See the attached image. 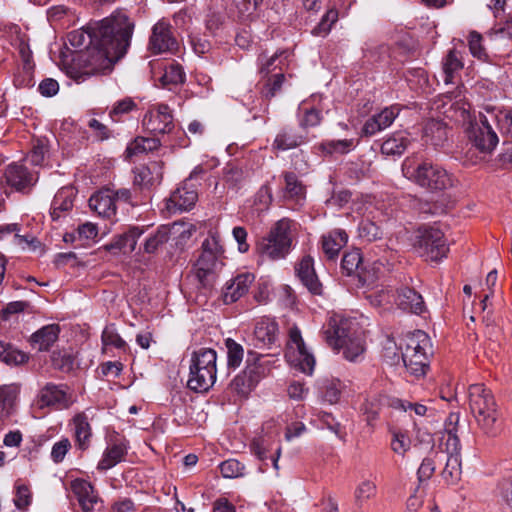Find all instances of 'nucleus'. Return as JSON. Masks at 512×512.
Segmentation results:
<instances>
[{
	"label": "nucleus",
	"mask_w": 512,
	"mask_h": 512,
	"mask_svg": "<svg viewBox=\"0 0 512 512\" xmlns=\"http://www.w3.org/2000/svg\"><path fill=\"white\" fill-rule=\"evenodd\" d=\"M134 22L122 12L102 21L77 29L67 35L69 44L78 50L86 48L83 61L91 73H102L112 69L127 53L134 32Z\"/></svg>",
	"instance_id": "f257e3e1"
},
{
	"label": "nucleus",
	"mask_w": 512,
	"mask_h": 512,
	"mask_svg": "<svg viewBox=\"0 0 512 512\" xmlns=\"http://www.w3.org/2000/svg\"><path fill=\"white\" fill-rule=\"evenodd\" d=\"M322 333L326 343L333 349L342 348L349 361H356L365 351L362 332L354 319L334 314Z\"/></svg>",
	"instance_id": "f03ea898"
},
{
	"label": "nucleus",
	"mask_w": 512,
	"mask_h": 512,
	"mask_svg": "<svg viewBox=\"0 0 512 512\" xmlns=\"http://www.w3.org/2000/svg\"><path fill=\"white\" fill-rule=\"evenodd\" d=\"M224 248L217 232L210 231L201 245V253L194 264V274L202 287H210L223 266Z\"/></svg>",
	"instance_id": "7ed1b4c3"
},
{
	"label": "nucleus",
	"mask_w": 512,
	"mask_h": 512,
	"mask_svg": "<svg viewBox=\"0 0 512 512\" xmlns=\"http://www.w3.org/2000/svg\"><path fill=\"white\" fill-rule=\"evenodd\" d=\"M217 354L214 349L200 348L191 355L187 386L195 392H207L216 382Z\"/></svg>",
	"instance_id": "20e7f679"
},
{
	"label": "nucleus",
	"mask_w": 512,
	"mask_h": 512,
	"mask_svg": "<svg viewBox=\"0 0 512 512\" xmlns=\"http://www.w3.org/2000/svg\"><path fill=\"white\" fill-rule=\"evenodd\" d=\"M469 408L479 427L488 435L496 432L498 410L492 391L483 384H472L468 388Z\"/></svg>",
	"instance_id": "39448f33"
},
{
	"label": "nucleus",
	"mask_w": 512,
	"mask_h": 512,
	"mask_svg": "<svg viewBox=\"0 0 512 512\" xmlns=\"http://www.w3.org/2000/svg\"><path fill=\"white\" fill-rule=\"evenodd\" d=\"M405 177L429 191H443L453 186V178L442 166L429 161L416 165L403 164Z\"/></svg>",
	"instance_id": "423d86ee"
},
{
	"label": "nucleus",
	"mask_w": 512,
	"mask_h": 512,
	"mask_svg": "<svg viewBox=\"0 0 512 512\" xmlns=\"http://www.w3.org/2000/svg\"><path fill=\"white\" fill-rule=\"evenodd\" d=\"M460 416L458 413H450L444 423L442 444L445 446L447 459L442 471L443 479L449 483H456L461 476V444L458 436V424Z\"/></svg>",
	"instance_id": "0eeeda50"
},
{
	"label": "nucleus",
	"mask_w": 512,
	"mask_h": 512,
	"mask_svg": "<svg viewBox=\"0 0 512 512\" xmlns=\"http://www.w3.org/2000/svg\"><path fill=\"white\" fill-rule=\"evenodd\" d=\"M292 244L291 221L281 219L275 223L267 236L263 237L257 246L259 254L272 260L284 258Z\"/></svg>",
	"instance_id": "6e6552de"
},
{
	"label": "nucleus",
	"mask_w": 512,
	"mask_h": 512,
	"mask_svg": "<svg viewBox=\"0 0 512 512\" xmlns=\"http://www.w3.org/2000/svg\"><path fill=\"white\" fill-rule=\"evenodd\" d=\"M414 247L427 261H440L449 251L444 233L436 227H421L417 230Z\"/></svg>",
	"instance_id": "1a4fd4ad"
},
{
	"label": "nucleus",
	"mask_w": 512,
	"mask_h": 512,
	"mask_svg": "<svg viewBox=\"0 0 512 512\" xmlns=\"http://www.w3.org/2000/svg\"><path fill=\"white\" fill-rule=\"evenodd\" d=\"M286 357L301 372L311 375L315 367V358L305 345L300 329L293 325L289 328Z\"/></svg>",
	"instance_id": "9d476101"
},
{
	"label": "nucleus",
	"mask_w": 512,
	"mask_h": 512,
	"mask_svg": "<svg viewBox=\"0 0 512 512\" xmlns=\"http://www.w3.org/2000/svg\"><path fill=\"white\" fill-rule=\"evenodd\" d=\"M196 168L175 191L166 200L165 208L169 213L176 214L191 210L197 200L198 193L196 189L190 185V181L198 174Z\"/></svg>",
	"instance_id": "9b49d317"
},
{
	"label": "nucleus",
	"mask_w": 512,
	"mask_h": 512,
	"mask_svg": "<svg viewBox=\"0 0 512 512\" xmlns=\"http://www.w3.org/2000/svg\"><path fill=\"white\" fill-rule=\"evenodd\" d=\"M38 402L41 408L64 410L73 404L74 399L67 385L46 383L39 391Z\"/></svg>",
	"instance_id": "f8f14e48"
},
{
	"label": "nucleus",
	"mask_w": 512,
	"mask_h": 512,
	"mask_svg": "<svg viewBox=\"0 0 512 512\" xmlns=\"http://www.w3.org/2000/svg\"><path fill=\"white\" fill-rule=\"evenodd\" d=\"M178 42L174 35L171 24L165 19L155 23L151 30L148 42V50L152 54L173 52L177 49Z\"/></svg>",
	"instance_id": "ddd939ff"
},
{
	"label": "nucleus",
	"mask_w": 512,
	"mask_h": 512,
	"mask_svg": "<svg viewBox=\"0 0 512 512\" xmlns=\"http://www.w3.org/2000/svg\"><path fill=\"white\" fill-rule=\"evenodd\" d=\"M143 125L153 134L170 133L174 128L173 115L166 104L152 106L143 118Z\"/></svg>",
	"instance_id": "4468645a"
},
{
	"label": "nucleus",
	"mask_w": 512,
	"mask_h": 512,
	"mask_svg": "<svg viewBox=\"0 0 512 512\" xmlns=\"http://www.w3.org/2000/svg\"><path fill=\"white\" fill-rule=\"evenodd\" d=\"M193 231H195L193 225H186L184 223H174L171 228L162 225L145 240L143 246L144 252L148 254L155 253L159 247L168 242L171 233L180 232L182 237L189 238Z\"/></svg>",
	"instance_id": "2eb2a0df"
},
{
	"label": "nucleus",
	"mask_w": 512,
	"mask_h": 512,
	"mask_svg": "<svg viewBox=\"0 0 512 512\" xmlns=\"http://www.w3.org/2000/svg\"><path fill=\"white\" fill-rule=\"evenodd\" d=\"M480 124L472 127L469 138L473 145L483 153H491L499 142L496 132L489 124L487 115L480 113Z\"/></svg>",
	"instance_id": "dca6fc26"
},
{
	"label": "nucleus",
	"mask_w": 512,
	"mask_h": 512,
	"mask_svg": "<svg viewBox=\"0 0 512 512\" xmlns=\"http://www.w3.org/2000/svg\"><path fill=\"white\" fill-rule=\"evenodd\" d=\"M4 178L9 186L19 192L28 191L37 181L36 175L19 163L8 165L4 172Z\"/></svg>",
	"instance_id": "f3484780"
},
{
	"label": "nucleus",
	"mask_w": 512,
	"mask_h": 512,
	"mask_svg": "<svg viewBox=\"0 0 512 512\" xmlns=\"http://www.w3.org/2000/svg\"><path fill=\"white\" fill-rule=\"evenodd\" d=\"M399 111L397 106L384 108L381 112L366 120L362 128V134L371 137L388 128L398 116Z\"/></svg>",
	"instance_id": "a211bd4d"
},
{
	"label": "nucleus",
	"mask_w": 512,
	"mask_h": 512,
	"mask_svg": "<svg viewBox=\"0 0 512 512\" xmlns=\"http://www.w3.org/2000/svg\"><path fill=\"white\" fill-rule=\"evenodd\" d=\"M254 279L253 274L242 273L227 282L222 293L224 303L232 304L239 300L248 292Z\"/></svg>",
	"instance_id": "6ab92c4d"
},
{
	"label": "nucleus",
	"mask_w": 512,
	"mask_h": 512,
	"mask_svg": "<svg viewBox=\"0 0 512 512\" xmlns=\"http://www.w3.org/2000/svg\"><path fill=\"white\" fill-rule=\"evenodd\" d=\"M296 275L301 283L314 295L322 294V284L319 281L315 269L314 261L310 256H305L295 267Z\"/></svg>",
	"instance_id": "aec40b11"
},
{
	"label": "nucleus",
	"mask_w": 512,
	"mask_h": 512,
	"mask_svg": "<svg viewBox=\"0 0 512 512\" xmlns=\"http://www.w3.org/2000/svg\"><path fill=\"white\" fill-rule=\"evenodd\" d=\"M90 208L103 218H111L116 214L114 191L102 189L93 194L89 199Z\"/></svg>",
	"instance_id": "412c9836"
},
{
	"label": "nucleus",
	"mask_w": 512,
	"mask_h": 512,
	"mask_svg": "<svg viewBox=\"0 0 512 512\" xmlns=\"http://www.w3.org/2000/svg\"><path fill=\"white\" fill-rule=\"evenodd\" d=\"M71 489L76 495L79 505L84 512H90L99 502V497L92 484L83 479H75L71 482Z\"/></svg>",
	"instance_id": "4be33fe9"
},
{
	"label": "nucleus",
	"mask_w": 512,
	"mask_h": 512,
	"mask_svg": "<svg viewBox=\"0 0 512 512\" xmlns=\"http://www.w3.org/2000/svg\"><path fill=\"white\" fill-rule=\"evenodd\" d=\"M395 303L400 309L418 315L426 309L421 294L409 287H401L397 290Z\"/></svg>",
	"instance_id": "5701e85b"
},
{
	"label": "nucleus",
	"mask_w": 512,
	"mask_h": 512,
	"mask_svg": "<svg viewBox=\"0 0 512 512\" xmlns=\"http://www.w3.org/2000/svg\"><path fill=\"white\" fill-rule=\"evenodd\" d=\"M75 191L72 187H62L53 198L50 215L53 221L65 217L73 208Z\"/></svg>",
	"instance_id": "b1692460"
},
{
	"label": "nucleus",
	"mask_w": 512,
	"mask_h": 512,
	"mask_svg": "<svg viewBox=\"0 0 512 512\" xmlns=\"http://www.w3.org/2000/svg\"><path fill=\"white\" fill-rule=\"evenodd\" d=\"M423 140L435 148L443 147L448 140L445 123L435 119L428 120L423 128Z\"/></svg>",
	"instance_id": "393cba45"
},
{
	"label": "nucleus",
	"mask_w": 512,
	"mask_h": 512,
	"mask_svg": "<svg viewBox=\"0 0 512 512\" xmlns=\"http://www.w3.org/2000/svg\"><path fill=\"white\" fill-rule=\"evenodd\" d=\"M278 324L268 317L260 319L254 329V336L258 344L261 346H271L278 339Z\"/></svg>",
	"instance_id": "a878e982"
},
{
	"label": "nucleus",
	"mask_w": 512,
	"mask_h": 512,
	"mask_svg": "<svg viewBox=\"0 0 512 512\" xmlns=\"http://www.w3.org/2000/svg\"><path fill=\"white\" fill-rule=\"evenodd\" d=\"M348 241L347 233L342 229H336L322 236L321 244L325 256L329 260H334L340 250Z\"/></svg>",
	"instance_id": "bb28decb"
},
{
	"label": "nucleus",
	"mask_w": 512,
	"mask_h": 512,
	"mask_svg": "<svg viewBox=\"0 0 512 512\" xmlns=\"http://www.w3.org/2000/svg\"><path fill=\"white\" fill-rule=\"evenodd\" d=\"M283 179L285 183L282 190L283 199L300 204L306 197L305 185L293 172L283 173Z\"/></svg>",
	"instance_id": "cd10ccee"
},
{
	"label": "nucleus",
	"mask_w": 512,
	"mask_h": 512,
	"mask_svg": "<svg viewBox=\"0 0 512 512\" xmlns=\"http://www.w3.org/2000/svg\"><path fill=\"white\" fill-rule=\"evenodd\" d=\"M59 332L60 329L58 325H46L31 335V346L40 352L48 351L57 341Z\"/></svg>",
	"instance_id": "c85d7f7f"
},
{
	"label": "nucleus",
	"mask_w": 512,
	"mask_h": 512,
	"mask_svg": "<svg viewBox=\"0 0 512 512\" xmlns=\"http://www.w3.org/2000/svg\"><path fill=\"white\" fill-rule=\"evenodd\" d=\"M127 454V445L123 441H114L105 449L97 469L106 471L120 463Z\"/></svg>",
	"instance_id": "c756f323"
},
{
	"label": "nucleus",
	"mask_w": 512,
	"mask_h": 512,
	"mask_svg": "<svg viewBox=\"0 0 512 512\" xmlns=\"http://www.w3.org/2000/svg\"><path fill=\"white\" fill-rule=\"evenodd\" d=\"M144 228L133 226L128 231L120 234L107 246L110 249H119L124 253L133 252L136 249L138 238L144 233Z\"/></svg>",
	"instance_id": "7c9ffc66"
},
{
	"label": "nucleus",
	"mask_w": 512,
	"mask_h": 512,
	"mask_svg": "<svg viewBox=\"0 0 512 512\" xmlns=\"http://www.w3.org/2000/svg\"><path fill=\"white\" fill-rule=\"evenodd\" d=\"M18 396V386L13 384L0 386V423L8 419L13 413Z\"/></svg>",
	"instance_id": "2f4dec72"
},
{
	"label": "nucleus",
	"mask_w": 512,
	"mask_h": 512,
	"mask_svg": "<svg viewBox=\"0 0 512 512\" xmlns=\"http://www.w3.org/2000/svg\"><path fill=\"white\" fill-rule=\"evenodd\" d=\"M269 361L265 360L262 355L248 354L247 365L244 371L250 378L251 383L257 384L269 372Z\"/></svg>",
	"instance_id": "473e14b6"
},
{
	"label": "nucleus",
	"mask_w": 512,
	"mask_h": 512,
	"mask_svg": "<svg viewBox=\"0 0 512 512\" xmlns=\"http://www.w3.org/2000/svg\"><path fill=\"white\" fill-rule=\"evenodd\" d=\"M429 357L430 355L425 353L417 354L414 352L410 353L405 351L402 353V361L404 366L410 374L416 377L425 375L429 367Z\"/></svg>",
	"instance_id": "72a5a7b5"
},
{
	"label": "nucleus",
	"mask_w": 512,
	"mask_h": 512,
	"mask_svg": "<svg viewBox=\"0 0 512 512\" xmlns=\"http://www.w3.org/2000/svg\"><path fill=\"white\" fill-rule=\"evenodd\" d=\"M29 354L15 345L0 341V361L9 366H20L29 361Z\"/></svg>",
	"instance_id": "f704fd0d"
},
{
	"label": "nucleus",
	"mask_w": 512,
	"mask_h": 512,
	"mask_svg": "<svg viewBox=\"0 0 512 512\" xmlns=\"http://www.w3.org/2000/svg\"><path fill=\"white\" fill-rule=\"evenodd\" d=\"M411 140L406 132H396L381 145V152L388 156L401 155L410 145Z\"/></svg>",
	"instance_id": "c9c22d12"
},
{
	"label": "nucleus",
	"mask_w": 512,
	"mask_h": 512,
	"mask_svg": "<svg viewBox=\"0 0 512 512\" xmlns=\"http://www.w3.org/2000/svg\"><path fill=\"white\" fill-rule=\"evenodd\" d=\"M405 352H414L417 354L432 355V344L428 334L422 330H417L408 336L406 340Z\"/></svg>",
	"instance_id": "e433bc0d"
},
{
	"label": "nucleus",
	"mask_w": 512,
	"mask_h": 512,
	"mask_svg": "<svg viewBox=\"0 0 512 512\" xmlns=\"http://www.w3.org/2000/svg\"><path fill=\"white\" fill-rule=\"evenodd\" d=\"M74 434L79 449L85 450L89 444L92 436L91 426L85 414H77L73 418Z\"/></svg>",
	"instance_id": "4c0bfd02"
},
{
	"label": "nucleus",
	"mask_w": 512,
	"mask_h": 512,
	"mask_svg": "<svg viewBox=\"0 0 512 512\" xmlns=\"http://www.w3.org/2000/svg\"><path fill=\"white\" fill-rule=\"evenodd\" d=\"M485 112L495 120L498 128L512 137V109H499L494 106L487 105L484 107Z\"/></svg>",
	"instance_id": "58836bf2"
},
{
	"label": "nucleus",
	"mask_w": 512,
	"mask_h": 512,
	"mask_svg": "<svg viewBox=\"0 0 512 512\" xmlns=\"http://www.w3.org/2000/svg\"><path fill=\"white\" fill-rule=\"evenodd\" d=\"M463 68V61L461 53L452 49L444 57L442 61V69L444 73V83L450 84L453 82L454 75Z\"/></svg>",
	"instance_id": "ea45409f"
},
{
	"label": "nucleus",
	"mask_w": 512,
	"mask_h": 512,
	"mask_svg": "<svg viewBox=\"0 0 512 512\" xmlns=\"http://www.w3.org/2000/svg\"><path fill=\"white\" fill-rule=\"evenodd\" d=\"M160 140L157 138L137 137L126 148V158L130 159L135 155L147 153L158 149Z\"/></svg>",
	"instance_id": "a19ab883"
},
{
	"label": "nucleus",
	"mask_w": 512,
	"mask_h": 512,
	"mask_svg": "<svg viewBox=\"0 0 512 512\" xmlns=\"http://www.w3.org/2000/svg\"><path fill=\"white\" fill-rule=\"evenodd\" d=\"M362 263V256L359 250H352L344 254L341 261V269L346 275L350 276L356 274L360 281L367 282L366 277L360 273V265Z\"/></svg>",
	"instance_id": "79ce46f5"
},
{
	"label": "nucleus",
	"mask_w": 512,
	"mask_h": 512,
	"mask_svg": "<svg viewBox=\"0 0 512 512\" xmlns=\"http://www.w3.org/2000/svg\"><path fill=\"white\" fill-rule=\"evenodd\" d=\"M320 390L325 401L335 404L339 401L343 383L339 379L327 378L321 381Z\"/></svg>",
	"instance_id": "37998d69"
},
{
	"label": "nucleus",
	"mask_w": 512,
	"mask_h": 512,
	"mask_svg": "<svg viewBox=\"0 0 512 512\" xmlns=\"http://www.w3.org/2000/svg\"><path fill=\"white\" fill-rule=\"evenodd\" d=\"M304 142L302 136H298L291 129H282L276 136L273 146L279 150L293 149Z\"/></svg>",
	"instance_id": "c03bdc74"
},
{
	"label": "nucleus",
	"mask_w": 512,
	"mask_h": 512,
	"mask_svg": "<svg viewBox=\"0 0 512 512\" xmlns=\"http://www.w3.org/2000/svg\"><path fill=\"white\" fill-rule=\"evenodd\" d=\"M376 484L371 480L361 481L354 491V500L357 507L361 508L369 499L376 495Z\"/></svg>",
	"instance_id": "a18cd8bd"
},
{
	"label": "nucleus",
	"mask_w": 512,
	"mask_h": 512,
	"mask_svg": "<svg viewBox=\"0 0 512 512\" xmlns=\"http://www.w3.org/2000/svg\"><path fill=\"white\" fill-rule=\"evenodd\" d=\"M285 81V75L281 72L275 73L267 77L263 88L261 89V96L267 101H270L281 90Z\"/></svg>",
	"instance_id": "49530a36"
},
{
	"label": "nucleus",
	"mask_w": 512,
	"mask_h": 512,
	"mask_svg": "<svg viewBox=\"0 0 512 512\" xmlns=\"http://www.w3.org/2000/svg\"><path fill=\"white\" fill-rule=\"evenodd\" d=\"M51 364L54 369L69 373L74 368L75 358L71 353L65 350L53 351L51 354Z\"/></svg>",
	"instance_id": "de8ad7c7"
},
{
	"label": "nucleus",
	"mask_w": 512,
	"mask_h": 512,
	"mask_svg": "<svg viewBox=\"0 0 512 512\" xmlns=\"http://www.w3.org/2000/svg\"><path fill=\"white\" fill-rule=\"evenodd\" d=\"M354 147L353 139L330 140L321 143L320 148L328 154H346Z\"/></svg>",
	"instance_id": "09e8293b"
},
{
	"label": "nucleus",
	"mask_w": 512,
	"mask_h": 512,
	"mask_svg": "<svg viewBox=\"0 0 512 512\" xmlns=\"http://www.w3.org/2000/svg\"><path fill=\"white\" fill-rule=\"evenodd\" d=\"M227 363L229 367L237 368L240 366L244 350L243 347L232 339L226 340Z\"/></svg>",
	"instance_id": "8fccbe9b"
},
{
	"label": "nucleus",
	"mask_w": 512,
	"mask_h": 512,
	"mask_svg": "<svg viewBox=\"0 0 512 512\" xmlns=\"http://www.w3.org/2000/svg\"><path fill=\"white\" fill-rule=\"evenodd\" d=\"M221 474L225 478H238L244 476L245 466L236 459H228L219 465Z\"/></svg>",
	"instance_id": "3c124183"
},
{
	"label": "nucleus",
	"mask_w": 512,
	"mask_h": 512,
	"mask_svg": "<svg viewBox=\"0 0 512 512\" xmlns=\"http://www.w3.org/2000/svg\"><path fill=\"white\" fill-rule=\"evenodd\" d=\"M185 80V73L179 64H170L166 67L164 74L161 77V82L164 86L169 84H180Z\"/></svg>",
	"instance_id": "603ef678"
},
{
	"label": "nucleus",
	"mask_w": 512,
	"mask_h": 512,
	"mask_svg": "<svg viewBox=\"0 0 512 512\" xmlns=\"http://www.w3.org/2000/svg\"><path fill=\"white\" fill-rule=\"evenodd\" d=\"M251 450L257 456L258 459L264 461L268 459V454L272 449L271 439L265 436H259L252 440Z\"/></svg>",
	"instance_id": "864d4df0"
},
{
	"label": "nucleus",
	"mask_w": 512,
	"mask_h": 512,
	"mask_svg": "<svg viewBox=\"0 0 512 512\" xmlns=\"http://www.w3.org/2000/svg\"><path fill=\"white\" fill-rule=\"evenodd\" d=\"M359 237L367 242H372L382 237V231L373 222L364 220L358 227Z\"/></svg>",
	"instance_id": "5fc2aeb1"
},
{
	"label": "nucleus",
	"mask_w": 512,
	"mask_h": 512,
	"mask_svg": "<svg viewBox=\"0 0 512 512\" xmlns=\"http://www.w3.org/2000/svg\"><path fill=\"white\" fill-rule=\"evenodd\" d=\"M20 226L17 223L2 224L0 225V240L6 239L8 236L13 235L14 243L24 247L28 244V239L19 234Z\"/></svg>",
	"instance_id": "6e6d98bb"
},
{
	"label": "nucleus",
	"mask_w": 512,
	"mask_h": 512,
	"mask_svg": "<svg viewBox=\"0 0 512 512\" xmlns=\"http://www.w3.org/2000/svg\"><path fill=\"white\" fill-rule=\"evenodd\" d=\"M483 38L481 34L476 31H472L469 34L468 44L471 54L482 61L488 60V55L485 48L482 45Z\"/></svg>",
	"instance_id": "4d7b16f0"
},
{
	"label": "nucleus",
	"mask_w": 512,
	"mask_h": 512,
	"mask_svg": "<svg viewBox=\"0 0 512 512\" xmlns=\"http://www.w3.org/2000/svg\"><path fill=\"white\" fill-rule=\"evenodd\" d=\"M337 12L334 10L328 11L321 19V21L318 23L316 27L313 28L312 34L316 36H326L330 29L332 24L337 20Z\"/></svg>",
	"instance_id": "13d9d810"
},
{
	"label": "nucleus",
	"mask_w": 512,
	"mask_h": 512,
	"mask_svg": "<svg viewBox=\"0 0 512 512\" xmlns=\"http://www.w3.org/2000/svg\"><path fill=\"white\" fill-rule=\"evenodd\" d=\"M256 385L251 383L245 371L237 375L231 382V388L238 394L247 395Z\"/></svg>",
	"instance_id": "bf43d9fd"
},
{
	"label": "nucleus",
	"mask_w": 512,
	"mask_h": 512,
	"mask_svg": "<svg viewBox=\"0 0 512 512\" xmlns=\"http://www.w3.org/2000/svg\"><path fill=\"white\" fill-rule=\"evenodd\" d=\"M102 343L104 346H114L118 349H123L126 342L120 337L113 326H108L102 332Z\"/></svg>",
	"instance_id": "052dcab7"
},
{
	"label": "nucleus",
	"mask_w": 512,
	"mask_h": 512,
	"mask_svg": "<svg viewBox=\"0 0 512 512\" xmlns=\"http://www.w3.org/2000/svg\"><path fill=\"white\" fill-rule=\"evenodd\" d=\"M135 108H136V103L133 101V99L130 97H126L124 99L117 101L114 104L109 115L114 121H118V117L129 113L130 111H132Z\"/></svg>",
	"instance_id": "680f3d73"
},
{
	"label": "nucleus",
	"mask_w": 512,
	"mask_h": 512,
	"mask_svg": "<svg viewBox=\"0 0 512 512\" xmlns=\"http://www.w3.org/2000/svg\"><path fill=\"white\" fill-rule=\"evenodd\" d=\"M71 449V442L68 438H62L54 443L51 449V459L54 463H61L68 451Z\"/></svg>",
	"instance_id": "e2e57ef3"
},
{
	"label": "nucleus",
	"mask_w": 512,
	"mask_h": 512,
	"mask_svg": "<svg viewBox=\"0 0 512 512\" xmlns=\"http://www.w3.org/2000/svg\"><path fill=\"white\" fill-rule=\"evenodd\" d=\"M224 181L231 187H235L244 178V172L241 168L236 166H227L224 169Z\"/></svg>",
	"instance_id": "0e129e2a"
},
{
	"label": "nucleus",
	"mask_w": 512,
	"mask_h": 512,
	"mask_svg": "<svg viewBox=\"0 0 512 512\" xmlns=\"http://www.w3.org/2000/svg\"><path fill=\"white\" fill-rule=\"evenodd\" d=\"M31 503V492L26 485L17 486L14 504L19 510H23Z\"/></svg>",
	"instance_id": "69168bd1"
},
{
	"label": "nucleus",
	"mask_w": 512,
	"mask_h": 512,
	"mask_svg": "<svg viewBox=\"0 0 512 512\" xmlns=\"http://www.w3.org/2000/svg\"><path fill=\"white\" fill-rule=\"evenodd\" d=\"M322 116L319 110L315 108L305 109L304 117L300 121L303 128L315 127L320 124Z\"/></svg>",
	"instance_id": "338daca9"
},
{
	"label": "nucleus",
	"mask_w": 512,
	"mask_h": 512,
	"mask_svg": "<svg viewBox=\"0 0 512 512\" xmlns=\"http://www.w3.org/2000/svg\"><path fill=\"white\" fill-rule=\"evenodd\" d=\"M391 448L395 453L404 455L405 452L410 448L409 437L401 433H395L391 442Z\"/></svg>",
	"instance_id": "774afa93"
}]
</instances>
